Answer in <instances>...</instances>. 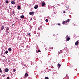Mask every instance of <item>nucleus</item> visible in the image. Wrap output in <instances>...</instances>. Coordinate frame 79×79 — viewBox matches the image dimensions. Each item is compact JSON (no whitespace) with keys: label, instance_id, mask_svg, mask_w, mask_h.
Listing matches in <instances>:
<instances>
[{"label":"nucleus","instance_id":"20","mask_svg":"<svg viewBox=\"0 0 79 79\" xmlns=\"http://www.w3.org/2000/svg\"><path fill=\"white\" fill-rule=\"evenodd\" d=\"M45 79H48V77H46L45 78Z\"/></svg>","mask_w":79,"mask_h":79},{"label":"nucleus","instance_id":"11","mask_svg":"<svg viewBox=\"0 0 79 79\" xmlns=\"http://www.w3.org/2000/svg\"><path fill=\"white\" fill-rule=\"evenodd\" d=\"M21 18H22V19H23L24 18V15H22L21 17Z\"/></svg>","mask_w":79,"mask_h":79},{"label":"nucleus","instance_id":"39","mask_svg":"<svg viewBox=\"0 0 79 79\" xmlns=\"http://www.w3.org/2000/svg\"><path fill=\"white\" fill-rule=\"evenodd\" d=\"M61 51H60L61 52Z\"/></svg>","mask_w":79,"mask_h":79},{"label":"nucleus","instance_id":"28","mask_svg":"<svg viewBox=\"0 0 79 79\" xmlns=\"http://www.w3.org/2000/svg\"><path fill=\"white\" fill-rule=\"evenodd\" d=\"M63 13H66V11H64L63 12Z\"/></svg>","mask_w":79,"mask_h":79},{"label":"nucleus","instance_id":"35","mask_svg":"<svg viewBox=\"0 0 79 79\" xmlns=\"http://www.w3.org/2000/svg\"><path fill=\"white\" fill-rule=\"evenodd\" d=\"M13 13H15V11H13Z\"/></svg>","mask_w":79,"mask_h":79},{"label":"nucleus","instance_id":"23","mask_svg":"<svg viewBox=\"0 0 79 79\" xmlns=\"http://www.w3.org/2000/svg\"><path fill=\"white\" fill-rule=\"evenodd\" d=\"M40 52V50H39L38 51V52Z\"/></svg>","mask_w":79,"mask_h":79},{"label":"nucleus","instance_id":"19","mask_svg":"<svg viewBox=\"0 0 79 79\" xmlns=\"http://www.w3.org/2000/svg\"><path fill=\"white\" fill-rule=\"evenodd\" d=\"M69 21H70L69 19H68L67 21V22H68V23H69Z\"/></svg>","mask_w":79,"mask_h":79},{"label":"nucleus","instance_id":"6","mask_svg":"<svg viewBox=\"0 0 79 79\" xmlns=\"http://www.w3.org/2000/svg\"><path fill=\"white\" fill-rule=\"evenodd\" d=\"M35 9H37L38 8V5H35L34 7Z\"/></svg>","mask_w":79,"mask_h":79},{"label":"nucleus","instance_id":"8","mask_svg":"<svg viewBox=\"0 0 79 79\" xmlns=\"http://www.w3.org/2000/svg\"><path fill=\"white\" fill-rule=\"evenodd\" d=\"M75 45H78V44H79V41H77L76 43H75Z\"/></svg>","mask_w":79,"mask_h":79},{"label":"nucleus","instance_id":"36","mask_svg":"<svg viewBox=\"0 0 79 79\" xmlns=\"http://www.w3.org/2000/svg\"><path fill=\"white\" fill-rule=\"evenodd\" d=\"M10 9H11V8L10 7L9 8Z\"/></svg>","mask_w":79,"mask_h":79},{"label":"nucleus","instance_id":"5","mask_svg":"<svg viewBox=\"0 0 79 79\" xmlns=\"http://www.w3.org/2000/svg\"><path fill=\"white\" fill-rule=\"evenodd\" d=\"M28 76V74L27 73H26L25 74V76L24 77V78H26V77H27Z\"/></svg>","mask_w":79,"mask_h":79},{"label":"nucleus","instance_id":"22","mask_svg":"<svg viewBox=\"0 0 79 79\" xmlns=\"http://www.w3.org/2000/svg\"><path fill=\"white\" fill-rule=\"evenodd\" d=\"M2 69L0 68V73H2Z\"/></svg>","mask_w":79,"mask_h":79},{"label":"nucleus","instance_id":"33","mask_svg":"<svg viewBox=\"0 0 79 79\" xmlns=\"http://www.w3.org/2000/svg\"><path fill=\"white\" fill-rule=\"evenodd\" d=\"M31 20H32V18H31Z\"/></svg>","mask_w":79,"mask_h":79},{"label":"nucleus","instance_id":"14","mask_svg":"<svg viewBox=\"0 0 79 79\" xmlns=\"http://www.w3.org/2000/svg\"><path fill=\"white\" fill-rule=\"evenodd\" d=\"M49 49H52L53 48V47H50L49 48Z\"/></svg>","mask_w":79,"mask_h":79},{"label":"nucleus","instance_id":"27","mask_svg":"<svg viewBox=\"0 0 79 79\" xmlns=\"http://www.w3.org/2000/svg\"><path fill=\"white\" fill-rule=\"evenodd\" d=\"M31 34H30V33H29L28 34V35H30Z\"/></svg>","mask_w":79,"mask_h":79},{"label":"nucleus","instance_id":"29","mask_svg":"<svg viewBox=\"0 0 79 79\" xmlns=\"http://www.w3.org/2000/svg\"><path fill=\"white\" fill-rule=\"evenodd\" d=\"M67 9H68V6H67L66 7Z\"/></svg>","mask_w":79,"mask_h":79},{"label":"nucleus","instance_id":"18","mask_svg":"<svg viewBox=\"0 0 79 79\" xmlns=\"http://www.w3.org/2000/svg\"><path fill=\"white\" fill-rule=\"evenodd\" d=\"M45 21L46 22H48V19H46L45 20Z\"/></svg>","mask_w":79,"mask_h":79},{"label":"nucleus","instance_id":"10","mask_svg":"<svg viewBox=\"0 0 79 79\" xmlns=\"http://www.w3.org/2000/svg\"><path fill=\"white\" fill-rule=\"evenodd\" d=\"M11 3L12 4H15V2L14 1H12L11 2Z\"/></svg>","mask_w":79,"mask_h":79},{"label":"nucleus","instance_id":"9","mask_svg":"<svg viewBox=\"0 0 79 79\" xmlns=\"http://www.w3.org/2000/svg\"><path fill=\"white\" fill-rule=\"evenodd\" d=\"M17 8H18V10H20L21 9V7H20V6H18Z\"/></svg>","mask_w":79,"mask_h":79},{"label":"nucleus","instance_id":"3","mask_svg":"<svg viewBox=\"0 0 79 79\" xmlns=\"http://www.w3.org/2000/svg\"><path fill=\"white\" fill-rule=\"evenodd\" d=\"M41 5H42V6H45V2H42V4H41Z\"/></svg>","mask_w":79,"mask_h":79},{"label":"nucleus","instance_id":"38","mask_svg":"<svg viewBox=\"0 0 79 79\" xmlns=\"http://www.w3.org/2000/svg\"><path fill=\"white\" fill-rule=\"evenodd\" d=\"M14 1V0H13V1Z\"/></svg>","mask_w":79,"mask_h":79},{"label":"nucleus","instance_id":"26","mask_svg":"<svg viewBox=\"0 0 79 79\" xmlns=\"http://www.w3.org/2000/svg\"><path fill=\"white\" fill-rule=\"evenodd\" d=\"M23 66H26V64H23Z\"/></svg>","mask_w":79,"mask_h":79},{"label":"nucleus","instance_id":"37","mask_svg":"<svg viewBox=\"0 0 79 79\" xmlns=\"http://www.w3.org/2000/svg\"><path fill=\"white\" fill-rule=\"evenodd\" d=\"M57 5H59V4H58Z\"/></svg>","mask_w":79,"mask_h":79},{"label":"nucleus","instance_id":"1","mask_svg":"<svg viewBox=\"0 0 79 79\" xmlns=\"http://www.w3.org/2000/svg\"><path fill=\"white\" fill-rule=\"evenodd\" d=\"M66 39L67 41H69L70 40V38L68 35H67L66 37Z\"/></svg>","mask_w":79,"mask_h":79},{"label":"nucleus","instance_id":"24","mask_svg":"<svg viewBox=\"0 0 79 79\" xmlns=\"http://www.w3.org/2000/svg\"><path fill=\"white\" fill-rule=\"evenodd\" d=\"M2 76L3 77H5V74L3 75Z\"/></svg>","mask_w":79,"mask_h":79},{"label":"nucleus","instance_id":"31","mask_svg":"<svg viewBox=\"0 0 79 79\" xmlns=\"http://www.w3.org/2000/svg\"><path fill=\"white\" fill-rule=\"evenodd\" d=\"M15 12H13L12 13V14H13V15H14V14H15Z\"/></svg>","mask_w":79,"mask_h":79},{"label":"nucleus","instance_id":"13","mask_svg":"<svg viewBox=\"0 0 79 79\" xmlns=\"http://www.w3.org/2000/svg\"><path fill=\"white\" fill-rule=\"evenodd\" d=\"M4 29V27L3 26H2L1 27V30H3V29Z\"/></svg>","mask_w":79,"mask_h":79},{"label":"nucleus","instance_id":"16","mask_svg":"<svg viewBox=\"0 0 79 79\" xmlns=\"http://www.w3.org/2000/svg\"><path fill=\"white\" fill-rule=\"evenodd\" d=\"M8 53V51H6V52H5V53L6 54H7V53Z\"/></svg>","mask_w":79,"mask_h":79},{"label":"nucleus","instance_id":"7","mask_svg":"<svg viewBox=\"0 0 79 79\" xmlns=\"http://www.w3.org/2000/svg\"><path fill=\"white\" fill-rule=\"evenodd\" d=\"M66 23H68V21L67 20H66L65 21H64L63 23H62V24H64Z\"/></svg>","mask_w":79,"mask_h":79},{"label":"nucleus","instance_id":"2","mask_svg":"<svg viewBox=\"0 0 79 79\" xmlns=\"http://www.w3.org/2000/svg\"><path fill=\"white\" fill-rule=\"evenodd\" d=\"M4 71L6 73H7V72H8L9 71V69H8L6 68L4 69Z\"/></svg>","mask_w":79,"mask_h":79},{"label":"nucleus","instance_id":"4","mask_svg":"<svg viewBox=\"0 0 79 79\" xmlns=\"http://www.w3.org/2000/svg\"><path fill=\"white\" fill-rule=\"evenodd\" d=\"M30 15H34V12H30L29 13Z\"/></svg>","mask_w":79,"mask_h":79},{"label":"nucleus","instance_id":"32","mask_svg":"<svg viewBox=\"0 0 79 79\" xmlns=\"http://www.w3.org/2000/svg\"><path fill=\"white\" fill-rule=\"evenodd\" d=\"M7 31H8V30H9V28H7Z\"/></svg>","mask_w":79,"mask_h":79},{"label":"nucleus","instance_id":"12","mask_svg":"<svg viewBox=\"0 0 79 79\" xmlns=\"http://www.w3.org/2000/svg\"><path fill=\"white\" fill-rule=\"evenodd\" d=\"M8 50L9 51V52H10V51H11V48H9Z\"/></svg>","mask_w":79,"mask_h":79},{"label":"nucleus","instance_id":"15","mask_svg":"<svg viewBox=\"0 0 79 79\" xmlns=\"http://www.w3.org/2000/svg\"><path fill=\"white\" fill-rule=\"evenodd\" d=\"M58 65L59 67H60V66H61V65L60 64H58Z\"/></svg>","mask_w":79,"mask_h":79},{"label":"nucleus","instance_id":"17","mask_svg":"<svg viewBox=\"0 0 79 79\" xmlns=\"http://www.w3.org/2000/svg\"><path fill=\"white\" fill-rule=\"evenodd\" d=\"M13 72H15V71H16V70H15V69H14L13 70Z\"/></svg>","mask_w":79,"mask_h":79},{"label":"nucleus","instance_id":"30","mask_svg":"<svg viewBox=\"0 0 79 79\" xmlns=\"http://www.w3.org/2000/svg\"><path fill=\"white\" fill-rule=\"evenodd\" d=\"M58 25L59 26H60V23H58Z\"/></svg>","mask_w":79,"mask_h":79},{"label":"nucleus","instance_id":"21","mask_svg":"<svg viewBox=\"0 0 79 79\" xmlns=\"http://www.w3.org/2000/svg\"><path fill=\"white\" fill-rule=\"evenodd\" d=\"M6 3H8V1L7 0L6 1Z\"/></svg>","mask_w":79,"mask_h":79},{"label":"nucleus","instance_id":"25","mask_svg":"<svg viewBox=\"0 0 79 79\" xmlns=\"http://www.w3.org/2000/svg\"><path fill=\"white\" fill-rule=\"evenodd\" d=\"M7 79H10V77H7Z\"/></svg>","mask_w":79,"mask_h":79},{"label":"nucleus","instance_id":"34","mask_svg":"<svg viewBox=\"0 0 79 79\" xmlns=\"http://www.w3.org/2000/svg\"><path fill=\"white\" fill-rule=\"evenodd\" d=\"M38 30H40V28H38Z\"/></svg>","mask_w":79,"mask_h":79}]
</instances>
